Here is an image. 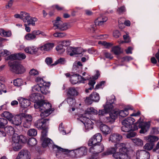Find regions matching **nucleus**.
Masks as SVG:
<instances>
[{
    "label": "nucleus",
    "mask_w": 159,
    "mask_h": 159,
    "mask_svg": "<svg viewBox=\"0 0 159 159\" xmlns=\"http://www.w3.org/2000/svg\"><path fill=\"white\" fill-rule=\"evenodd\" d=\"M86 112V110L84 114L81 115L80 119V120L84 123L86 131H88L93 128V123L89 118L90 115H87Z\"/></svg>",
    "instance_id": "423d86ee"
},
{
    "label": "nucleus",
    "mask_w": 159,
    "mask_h": 159,
    "mask_svg": "<svg viewBox=\"0 0 159 159\" xmlns=\"http://www.w3.org/2000/svg\"><path fill=\"white\" fill-rule=\"evenodd\" d=\"M42 140L43 141L42 145L43 147H45L48 145L51 144L52 142V140L48 138H45Z\"/></svg>",
    "instance_id": "58836bf2"
},
{
    "label": "nucleus",
    "mask_w": 159,
    "mask_h": 159,
    "mask_svg": "<svg viewBox=\"0 0 159 159\" xmlns=\"http://www.w3.org/2000/svg\"><path fill=\"white\" fill-rule=\"evenodd\" d=\"M54 44L53 43H48L40 46L39 49L41 51H48L51 50L54 47Z\"/></svg>",
    "instance_id": "393cba45"
},
{
    "label": "nucleus",
    "mask_w": 159,
    "mask_h": 159,
    "mask_svg": "<svg viewBox=\"0 0 159 159\" xmlns=\"http://www.w3.org/2000/svg\"><path fill=\"white\" fill-rule=\"evenodd\" d=\"M66 101L70 106L72 107L71 109H75L74 107L75 105V100L73 97H68L66 99Z\"/></svg>",
    "instance_id": "2f4dec72"
},
{
    "label": "nucleus",
    "mask_w": 159,
    "mask_h": 159,
    "mask_svg": "<svg viewBox=\"0 0 159 159\" xmlns=\"http://www.w3.org/2000/svg\"><path fill=\"white\" fill-rule=\"evenodd\" d=\"M8 64L10 67V70L13 73L17 74H21L25 71L24 67L18 61L10 62Z\"/></svg>",
    "instance_id": "20e7f679"
},
{
    "label": "nucleus",
    "mask_w": 159,
    "mask_h": 159,
    "mask_svg": "<svg viewBox=\"0 0 159 159\" xmlns=\"http://www.w3.org/2000/svg\"><path fill=\"white\" fill-rule=\"evenodd\" d=\"M2 115V116L10 120H11L13 117L12 115L10 113L7 111L4 112Z\"/></svg>",
    "instance_id": "c03bdc74"
},
{
    "label": "nucleus",
    "mask_w": 159,
    "mask_h": 159,
    "mask_svg": "<svg viewBox=\"0 0 159 159\" xmlns=\"http://www.w3.org/2000/svg\"><path fill=\"white\" fill-rule=\"evenodd\" d=\"M142 121L141 117H140L136 124H139V128L141 129L140 130V133L141 134H144L148 130L150 125V121L143 122Z\"/></svg>",
    "instance_id": "9d476101"
},
{
    "label": "nucleus",
    "mask_w": 159,
    "mask_h": 159,
    "mask_svg": "<svg viewBox=\"0 0 159 159\" xmlns=\"http://www.w3.org/2000/svg\"><path fill=\"white\" fill-rule=\"evenodd\" d=\"M30 75H31L35 76L39 74V71L36 70L32 69L29 72Z\"/></svg>",
    "instance_id": "4d7b16f0"
},
{
    "label": "nucleus",
    "mask_w": 159,
    "mask_h": 159,
    "mask_svg": "<svg viewBox=\"0 0 159 159\" xmlns=\"http://www.w3.org/2000/svg\"><path fill=\"white\" fill-rule=\"evenodd\" d=\"M12 122L16 125H20L22 122L20 116L19 115L16 116L12 120Z\"/></svg>",
    "instance_id": "7c9ffc66"
},
{
    "label": "nucleus",
    "mask_w": 159,
    "mask_h": 159,
    "mask_svg": "<svg viewBox=\"0 0 159 159\" xmlns=\"http://www.w3.org/2000/svg\"><path fill=\"white\" fill-rule=\"evenodd\" d=\"M34 107L35 109L39 108L40 109H43V108L45 109H52L51 104L48 102H45L43 100H41L34 104Z\"/></svg>",
    "instance_id": "f8f14e48"
},
{
    "label": "nucleus",
    "mask_w": 159,
    "mask_h": 159,
    "mask_svg": "<svg viewBox=\"0 0 159 159\" xmlns=\"http://www.w3.org/2000/svg\"><path fill=\"white\" fill-rule=\"evenodd\" d=\"M98 43H101L103 45L105 46L106 48H108L112 46V44L111 43H107L105 41H100L98 42Z\"/></svg>",
    "instance_id": "13d9d810"
},
{
    "label": "nucleus",
    "mask_w": 159,
    "mask_h": 159,
    "mask_svg": "<svg viewBox=\"0 0 159 159\" xmlns=\"http://www.w3.org/2000/svg\"><path fill=\"white\" fill-rule=\"evenodd\" d=\"M41 86H42V85H41L39 84H37L34 86L32 88L33 91L35 92L36 91L38 92L40 91Z\"/></svg>",
    "instance_id": "6e6d98bb"
},
{
    "label": "nucleus",
    "mask_w": 159,
    "mask_h": 159,
    "mask_svg": "<svg viewBox=\"0 0 159 159\" xmlns=\"http://www.w3.org/2000/svg\"><path fill=\"white\" fill-rule=\"evenodd\" d=\"M31 125V122L24 120L23 123V126L24 127L28 128L30 127Z\"/></svg>",
    "instance_id": "e2e57ef3"
},
{
    "label": "nucleus",
    "mask_w": 159,
    "mask_h": 159,
    "mask_svg": "<svg viewBox=\"0 0 159 159\" xmlns=\"http://www.w3.org/2000/svg\"><path fill=\"white\" fill-rule=\"evenodd\" d=\"M47 128L43 129L42 131L41 137V140H42L45 138H46V137L47 135Z\"/></svg>",
    "instance_id": "603ef678"
},
{
    "label": "nucleus",
    "mask_w": 159,
    "mask_h": 159,
    "mask_svg": "<svg viewBox=\"0 0 159 159\" xmlns=\"http://www.w3.org/2000/svg\"><path fill=\"white\" fill-rule=\"evenodd\" d=\"M17 54V55L18 56V60H21L22 59H25L26 57V56L24 53H18Z\"/></svg>",
    "instance_id": "69168bd1"
},
{
    "label": "nucleus",
    "mask_w": 159,
    "mask_h": 159,
    "mask_svg": "<svg viewBox=\"0 0 159 159\" xmlns=\"http://www.w3.org/2000/svg\"><path fill=\"white\" fill-rule=\"evenodd\" d=\"M119 148V152L114 154L113 157L116 159H130V157L127 153V149L124 143H120L116 145Z\"/></svg>",
    "instance_id": "f03ea898"
},
{
    "label": "nucleus",
    "mask_w": 159,
    "mask_h": 159,
    "mask_svg": "<svg viewBox=\"0 0 159 159\" xmlns=\"http://www.w3.org/2000/svg\"><path fill=\"white\" fill-rule=\"evenodd\" d=\"M112 98H113V99L109 101H110L111 102H108L107 98V102L106 104L105 105H103V107H104V109H112L113 108V106L112 105V104L116 100L115 97L114 95H112L111 96Z\"/></svg>",
    "instance_id": "a878e982"
},
{
    "label": "nucleus",
    "mask_w": 159,
    "mask_h": 159,
    "mask_svg": "<svg viewBox=\"0 0 159 159\" xmlns=\"http://www.w3.org/2000/svg\"><path fill=\"white\" fill-rule=\"evenodd\" d=\"M53 149L54 150L57 152H69V150L65 149L62 148L57 145H54L53 146Z\"/></svg>",
    "instance_id": "e433bc0d"
},
{
    "label": "nucleus",
    "mask_w": 159,
    "mask_h": 159,
    "mask_svg": "<svg viewBox=\"0 0 159 159\" xmlns=\"http://www.w3.org/2000/svg\"><path fill=\"white\" fill-rule=\"evenodd\" d=\"M145 138L148 141L152 143L157 141L158 140L157 137L153 135H149L145 137Z\"/></svg>",
    "instance_id": "f704fd0d"
},
{
    "label": "nucleus",
    "mask_w": 159,
    "mask_h": 159,
    "mask_svg": "<svg viewBox=\"0 0 159 159\" xmlns=\"http://www.w3.org/2000/svg\"><path fill=\"white\" fill-rule=\"evenodd\" d=\"M77 76V78H78V82L80 81V82L84 83V81L86 80V79H85L84 77H83L81 75H79L78 74H76Z\"/></svg>",
    "instance_id": "0e129e2a"
},
{
    "label": "nucleus",
    "mask_w": 159,
    "mask_h": 159,
    "mask_svg": "<svg viewBox=\"0 0 159 159\" xmlns=\"http://www.w3.org/2000/svg\"><path fill=\"white\" fill-rule=\"evenodd\" d=\"M117 143L115 145V147L111 148L107 150L106 152V155H108L111 154H113V155L116 153L117 152H119V148L116 147V145L118 144Z\"/></svg>",
    "instance_id": "c756f323"
},
{
    "label": "nucleus",
    "mask_w": 159,
    "mask_h": 159,
    "mask_svg": "<svg viewBox=\"0 0 159 159\" xmlns=\"http://www.w3.org/2000/svg\"><path fill=\"white\" fill-rule=\"evenodd\" d=\"M112 111L111 110H90V111L86 110V114L87 115L92 114L98 115L100 118H103L104 121L107 123H112L113 122L108 121L111 118V113Z\"/></svg>",
    "instance_id": "f257e3e1"
},
{
    "label": "nucleus",
    "mask_w": 159,
    "mask_h": 159,
    "mask_svg": "<svg viewBox=\"0 0 159 159\" xmlns=\"http://www.w3.org/2000/svg\"><path fill=\"white\" fill-rule=\"evenodd\" d=\"M67 50L68 51H70L71 52L69 54L71 56H72L74 55L81 54L82 51V49L81 48H74L69 47L67 48Z\"/></svg>",
    "instance_id": "5701e85b"
},
{
    "label": "nucleus",
    "mask_w": 159,
    "mask_h": 159,
    "mask_svg": "<svg viewBox=\"0 0 159 159\" xmlns=\"http://www.w3.org/2000/svg\"><path fill=\"white\" fill-rule=\"evenodd\" d=\"M30 101L29 99H27L21 98L19 101L20 105L22 108H27L30 105Z\"/></svg>",
    "instance_id": "bb28decb"
},
{
    "label": "nucleus",
    "mask_w": 159,
    "mask_h": 159,
    "mask_svg": "<svg viewBox=\"0 0 159 159\" xmlns=\"http://www.w3.org/2000/svg\"><path fill=\"white\" fill-rule=\"evenodd\" d=\"M53 36L56 37L62 38L66 36V34L64 33L57 32L53 34Z\"/></svg>",
    "instance_id": "5fc2aeb1"
},
{
    "label": "nucleus",
    "mask_w": 159,
    "mask_h": 159,
    "mask_svg": "<svg viewBox=\"0 0 159 159\" xmlns=\"http://www.w3.org/2000/svg\"><path fill=\"white\" fill-rule=\"evenodd\" d=\"M100 129L103 134L107 135L110 133V129L107 125L101 124L100 126Z\"/></svg>",
    "instance_id": "c85d7f7f"
},
{
    "label": "nucleus",
    "mask_w": 159,
    "mask_h": 159,
    "mask_svg": "<svg viewBox=\"0 0 159 159\" xmlns=\"http://www.w3.org/2000/svg\"><path fill=\"white\" fill-rule=\"evenodd\" d=\"M67 93L68 94L72 96H76L78 94V92L74 87L70 88L68 89Z\"/></svg>",
    "instance_id": "c9c22d12"
},
{
    "label": "nucleus",
    "mask_w": 159,
    "mask_h": 159,
    "mask_svg": "<svg viewBox=\"0 0 159 159\" xmlns=\"http://www.w3.org/2000/svg\"><path fill=\"white\" fill-rule=\"evenodd\" d=\"M21 19L24 23H27L28 25H35V22L37 21V19L31 16L30 14L25 11H21Z\"/></svg>",
    "instance_id": "6e6552de"
},
{
    "label": "nucleus",
    "mask_w": 159,
    "mask_h": 159,
    "mask_svg": "<svg viewBox=\"0 0 159 159\" xmlns=\"http://www.w3.org/2000/svg\"><path fill=\"white\" fill-rule=\"evenodd\" d=\"M41 95L36 93H32L28 97V99L31 101L34 102V104H36L39 102L41 101L43 98H42Z\"/></svg>",
    "instance_id": "a211bd4d"
},
{
    "label": "nucleus",
    "mask_w": 159,
    "mask_h": 159,
    "mask_svg": "<svg viewBox=\"0 0 159 159\" xmlns=\"http://www.w3.org/2000/svg\"><path fill=\"white\" fill-rule=\"evenodd\" d=\"M125 11V8L124 6L118 7L117 10V12L119 14H122Z\"/></svg>",
    "instance_id": "bf43d9fd"
},
{
    "label": "nucleus",
    "mask_w": 159,
    "mask_h": 159,
    "mask_svg": "<svg viewBox=\"0 0 159 159\" xmlns=\"http://www.w3.org/2000/svg\"><path fill=\"white\" fill-rule=\"evenodd\" d=\"M40 32L34 30L31 33L27 34L25 36V39L27 40H32L36 39V35H38Z\"/></svg>",
    "instance_id": "4be33fe9"
},
{
    "label": "nucleus",
    "mask_w": 159,
    "mask_h": 159,
    "mask_svg": "<svg viewBox=\"0 0 159 159\" xmlns=\"http://www.w3.org/2000/svg\"><path fill=\"white\" fill-rule=\"evenodd\" d=\"M36 81L37 83H38V84H39L40 85H46V82H44L43 79L39 77H37L36 79Z\"/></svg>",
    "instance_id": "864d4df0"
},
{
    "label": "nucleus",
    "mask_w": 159,
    "mask_h": 159,
    "mask_svg": "<svg viewBox=\"0 0 159 159\" xmlns=\"http://www.w3.org/2000/svg\"><path fill=\"white\" fill-rule=\"evenodd\" d=\"M90 146L89 151L93 154H98L102 152L104 149L103 145L101 143L92 144Z\"/></svg>",
    "instance_id": "9b49d317"
},
{
    "label": "nucleus",
    "mask_w": 159,
    "mask_h": 159,
    "mask_svg": "<svg viewBox=\"0 0 159 159\" xmlns=\"http://www.w3.org/2000/svg\"><path fill=\"white\" fill-rule=\"evenodd\" d=\"M105 83V81H102L101 82L99 83L96 85L95 89H98L101 88L102 85L104 84Z\"/></svg>",
    "instance_id": "774afa93"
},
{
    "label": "nucleus",
    "mask_w": 159,
    "mask_h": 159,
    "mask_svg": "<svg viewBox=\"0 0 159 159\" xmlns=\"http://www.w3.org/2000/svg\"><path fill=\"white\" fill-rule=\"evenodd\" d=\"M153 144L152 143H147L143 147L145 149L147 150H150L153 148Z\"/></svg>",
    "instance_id": "8fccbe9b"
},
{
    "label": "nucleus",
    "mask_w": 159,
    "mask_h": 159,
    "mask_svg": "<svg viewBox=\"0 0 159 159\" xmlns=\"http://www.w3.org/2000/svg\"><path fill=\"white\" fill-rule=\"evenodd\" d=\"M7 123L6 119L3 118H0V128L3 127Z\"/></svg>",
    "instance_id": "09e8293b"
},
{
    "label": "nucleus",
    "mask_w": 159,
    "mask_h": 159,
    "mask_svg": "<svg viewBox=\"0 0 159 159\" xmlns=\"http://www.w3.org/2000/svg\"><path fill=\"white\" fill-rule=\"evenodd\" d=\"M100 19V18H98L95 20L94 23L95 25H101L107 20V18L106 17H104V20H99Z\"/></svg>",
    "instance_id": "a18cd8bd"
},
{
    "label": "nucleus",
    "mask_w": 159,
    "mask_h": 159,
    "mask_svg": "<svg viewBox=\"0 0 159 159\" xmlns=\"http://www.w3.org/2000/svg\"><path fill=\"white\" fill-rule=\"evenodd\" d=\"M14 85L16 86H20L21 84V81L20 79H17L13 81Z\"/></svg>",
    "instance_id": "052dcab7"
},
{
    "label": "nucleus",
    "mask_w": 159,
    "mask_h": 159,
    "mask_svg": "<svg viewBox=\"0 0 159 159\" xmlns=\"http://www.w3.org/2000/svg\"><path fill=\"white\" fill-rule=\"evenodd\" d=\"M14 133V130L13 127L11 126H7L4 129H0V136L5 137L6 134L8 135H12Z\"/></svg>",
    "instance_id": "2eb2a0df"
},
{
    "label": "nucleus",
    "mask_w": 159,
    "mask_h": 159,
    "mask_svg": "<svg viewBox=\"0 0 159 159\" xmlns=\"http://www.w3.org/2000/svg\"><path fill=\"white\" fill-rule=\"evenodd\" d=\"M136 156V159H149L150 157L149 152L144 150L137 151Z\"/></svg>",
    "instance_id": "dca6fc26"
},
{
    "label": "nucleus",
    "mask_w": 159,
    "mask_h": 159,
    "mask_svg": "<svg viewBox=\"0 0 159 159\" xmlns=\"http://www.w3.org/2000/svg\"><path fill=\"white\" fill-rule=\"evenodd\" d=\"M100 99V97L98 93L93 92L88 97H87L85 100V103L88 105L91 104L93 101L98 102Z\"/></svg>",
    "instance_id": "ddd939ff"
},
{
    "label": "nucleus",
    "mask_w": 159,
    "mask_h": 159,
    "mask_svg": "<svg viewBox=\"0 0 159 159\" xmlns=\"http://www.w3.org/2000/svg\"><path fill=\"white\" fill-rule=\"evenodd\" d=\"M27 134L30 136H35L37 134V131L34 129H31L28 130Z\"/></svg>",
    "instance_id": "49530a36"
},
{
    "label": "nucleus",
    "mask_w": 159,
    "mask_h": 159,
    "mask_svg": "<svg viewBox=\"0 0 159 159\" xmlns=\"http://www.w3.org/2000/svg\"><path fill=\"white\" fill-rule=\"evenodd\" d=\"M49 120L48 119L39 120L34 124L35 126L39 129H43L46 128V125Z\"/></svg>",
    "instance_id": "6ab92c4d"
},
{
    "label": "nucleus",
    "mask_w": 159,
    "mask_h": 159,
    "mask_svg": "<svg viewBox=\"0 0 159 159\" xmlns=\"http://www.w3.org/2000/svg\"><path fill=\"white\" fill-rule=\"evenodd\" d=\"M122 59L123 61H129L132 60L133 58L130 56H126L122 57Z\"/></svg>",
    "instance_id": "338daca9"
},
{
    "label": "nucleus",
    "mask_w": 159,
    "mask_h": 159,
    "mask_svg": "<svg viewBox=\"0 0 159 159\" xmlns=\"http://www.w3.org/2000/svg\"><path fill=\"white\" fill-rule=\"evenodd\" d=\"M102 136L100 133H97L90 139L88 142L89 146H91L92 144L99 143L102 140Z\"/></svg>",
    "instance_id": "4468645a"
},
{
    "label": "nucleus",
    "mask_w": 159,
    "mask_h": 159,
    "mask_svg": "<svg viewBox=\"0 0 159 159\" xmlns=\"http://www.w3.org/2000/svg\"><path fill=\"white\" fill-rule=\"evenodd\" d=\"M60 19L61 18L58 17L56 20L52 21L54 22L53 25L54 30L60 31H64L67 30L68 28L67 25L66 23H63Z\"/></svg>",
    "instance_id": "1a4fd4ad"
},
{
    "label": "nucleus",
    "mask_w": 159,
    "mask_h": 159,
    "mask_svg": "<svg viewBox=\"0 0 159 159\" xmlns=\"http://www.w3.org/2000/svg\"><path fill=\"white\" fill-rule=\"evenodd\" d=\"M111 51L113 52L116 55H119L121 53L120 48L118 46L113 47Z\"/></svg>",
    "instance_id": "ea45409f"
},
{
    "label": "nucleus",
    "mask_w": 159,
    "mask_h": 159,
    "mask_svg": "<svg viewBox=\"0 0 159 159\" xmlns=\"http://www.w3.org/2000/svg\"><path fill=\"white\" fill-rule=\"evenodd\" d=\"M0 34L2 36L10 37L11 35V32L10 31H6L3 29H0Z\"/></svg>",
    "instance_id": "4c0bfd02"
},
{
    "label": "nucleus",
    "mask_w": 159,
    "mask_h": 159,
    "mask_svg": "<svg viewBox=\"0 0 159 159\" xmlns=\"http://www.w3.org/2000/svg\"><path fill=\"white\" fill-rule=\"evenodd\" d=\"M22 116L25 118V120L31 122L32 117L31 115L23 114H22Z\"/></svg>",
    "instance_id": "3c124183"
},
{
    "label": "nucleus",
    "mask_w": 159,
    "mask_h": 159,
    "mask_svg": "<svg viewBox=\"0 0 159 159\" xmlns=\"http://www.w3.org/2000/svg\"><path fill=\"white\" fill-rule=\"evenodd\" d=\"M24 50L26 52L31 54L36 53L37 51V49L35 47H27Z\"/></svg>",
    "instance_id": "473e14b6"
},
{
    "label": "nucleus",
    "mask_w": 159,
    "mask_h": 159,
    "mask_svg": "<svg viewBox=\"0 0 159 159\" xmlns=\"http://www.w3.org/2000/svg\"><path fill=\"white\" fill-rule=\"evenodd\" d=\"M111 118L108 121L114 122L116 119L119 116L122 117H125L129 114L128 110H111Z\"/></svg>",
    "instance_id": "0eeeda50"
},
{
    "label": "nucleus",
    "mask_w": 159,
    "mask_h": 159,
    "mask_svg": "<svg viewBox=\"0 0 159 159\" xmlns=\"http://www.w3.org/2000/svg\"><path fill=\"white\" fill-rule=\"evenodd\" d=\"M135 119L132 117H129L124 120L122 122L123 125L121 127V130L124 132H129L130 130H134L132 125L134 122Z\"/></svg>",
    "instance_id": "39448f33"
},
{
    "label": "nucleus",
    "mask_w": 159,
    "mask_h": 159,
    "mask_svg": "<svg viewBox=\"0 0 159 159\" xmlns=\"http://www.w3.org/2000/svg\"><path fill=\"white\" fill-rule=\"evenodd\" d=\"M70 81L71 83L73 84H75L78 82L76 74H74L70 76Z\"/></svg>",
    "instance_id": "79ce46f5"
},
{
    "label": "nucleus",
    "mask_w": 159,
    "mask_h": 159,
    "mask_svg": "<svg viewBox=\"0 0 159 159\" xmlns=\"http://www.w3.org/2000/svg\"><path fill=\"white\" fill-rule=\"evenodd\" d=\"M18 56L17 55V54H12L10 55L8 57L9 59L11 60H18Z\"/></svg>",
    "instance_id": "680f3d73"
},
{
    "label": "nucleus",
    "mask_w": 159,
    "mask_h": 159,
    "mask_svg": "<svg viewBox=\"0 0 159 159\" xmlns=\"http://www.w3.org/2000/svg\"><path fill=\"white\" fill-rule=\"evenodd\" d=\"M122 136L117 133L112 134L109 138V141L112 142L117 143L122 140Z\"/></svg>",
    "instance_id": "412c9836"
},
{
    "label": "nucleus",
    "mask_w": 159,
    "mask_h": 159,
    "mask_svg": "<svg viewBox=\"0 0 159 159\" xmlns=\"http://www.w3.org/2000/svg\"><path fill=\"white\" fill-rule=\"evenodd\" d=\"M30 153L27 150H21L16 159H30Z\"/></svg>",
    "instance_id": "aec40b11"
},
{
    "label": "nucleus",
    "mask_w": 159,
    "mask_h": 159,
    "mask_svg": "<svg viewBox=\"0 0 159 159\" xmlns=\"http://www.w3.org/2000/svg\"><path fill=\"white\" fill-rule=\"evenodd\" d=\"M40 116L42 118L48 116L52 113L54 110H40Z\"/></svg>",
    "instance_id": "72a5a7b5"
},
{
    "label": "nucleus",
    "mask_w": 159,
    "mask_h": 159,
    "mask_svg": "<svg viewBox=\"0 0 159 159\" xmlns=\"http://www.w3.org/2000/svg\"><path fill=\"white\" fill-rule=\"evenodd\" d=\"M70 44V42L69 40L63 41L61 42L56 48V50L60 54L63 52L65 51V48L63 47H67Z\"/></svg>",
    "instance_id": "f3484780"
},
{
    "label": "nucleus",
    "mask_w": 159,
    "mask_h": 159,
    "mask_svg": "<svg viewBox=\"0 0 159 159\" xmlns=\"http://www.w3.org/2000/svg\"><path fill=\"white\" fill-rule=\"evenodd\" d=\"M12 141V148L15 151H17L21 149L22 143H24L26 141L25 138L23 135H13Z\"/></svg>",
    "instance_id": "7ed1b4c3"
},
{
    "label": "nucleus",
    "mask_w": 159,
    "mask_h": 159,
    "mask_svg": "<svg viewBox=\"0 0 159 159\" xmlns=\"http://www.w3.org/2000/svg\"><path fill=\"white\" fill-rule=\"evenodd\" d=\"M133 142L138 146H141L143 144V141L140 139L138 138H135L132 139Z\"/></svg>",
    "instance_id": "a19ab883"
},
{
    "label": "nucleus",
    "mask_w": 159,
    "mask_h": 159,
    "mask_svg": "<svg viewBox=\"0 0 159 159\" xmlns=\"http://www.w3.org/2000/svg\"><path fill=\"white\" fill-rule=\"evenodd\" d=\"M37 143V141L36 139L34 138H30L28 141V144L31 146H34Z\"/></svg>",
    "instance_id": "37998d69"
},
{
    "label": "nucleus",
    "mask_w": 159,
    "mask_h": 159,
    "mask_svg": "<svg viewBox=\"0 0 159 159\" xmlns=\"http://www.w3.org/2000/svg\"><path fill=\"white\" fill-rule=\"evenodd\" d=\"M50 85V83H46V85H42L41 87L40 91L43 94L46 95L49 93V87Z\"/></svg>",
    "instance_id": "cd10ccee"
},
{
    "label": "nucleus",
    "mask_w": 159,
    "mask_h": 159,
    "mask_svg": "<svg viewBox=\"0 0 159 159\" xmlns=\"http://www.w3.org/2000/svg\"><path fill=\"white\" fill-rule=\"evenodd\" d=\"M87 152V149L84 147H81L75 150V153L76 155L78 157H81L83 155H85L86 154Z\"/></svg>",
    "instance_id": "b1692460"
},
{
    "label": "nucleus",
    "mask_w": 159,
    "mask_h": 159,
    "mask_svg": "<svg viewBox=\"0 0 159 159\" xmlns=\"http://www.w3.org/2000/svg\"><path fill=\"white\" fill-rule=\"evenodd\" d=\"M66 62L65 59L64 58H60L57 60L52 65H55L57 64H64Z\"/></svg>",
    "instance_id": "de8ad7c7"
}]
</instances>
